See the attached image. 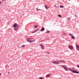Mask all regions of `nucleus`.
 I'll return each instance as SVG.
<instances>
[{
    "instance_id": "17",
    "label": "nucleus",
    "mask_w": 79,
    "mask_h": 79,
    "mask_svg": "<svg viewBox=\"0 0 79 79\" xmlns=\"http://www.w3.org/2000/svg\"><path fill=\"white\" fill-rule=\"evenodd\" d=\"M64 7V6L62 5L60 6V8H63Z\"/></svg>"
},
{
    "instance_id": "5",
    "label": "nucleus",
    "mask_w": 79,
    "mask_h": 79,
    "mask_svg": "<svg viewBox=\"0 0 79 79\" xmlns=\"http://www.w3.org/2000/svg\"><path fill=\"white\" fill-rule=\"evenodd\" d=\"M68 48L70 49V50H73V46H69Z\"/></svg>"
},
{
    "instance_id": "26",
    "label": "nucleus",
    "mask_w": 79,
    "mask_h": 79,
    "mask_svg": "<svg viewBox=\"0 0 79 79\" xmlns=\"http://www.w3.org/2000/svg\"><path fill=\"white\" fill-rule=\"evenodd\" d=\"M46 32H47L48 33V32H50V31H46Z\"/></svg>"
},
{
    "instance_id": "14",
    "label": "nucleus",
    "mask_w": 79,
    "mask_h": 79,
    "mask_svg": "<svg viewBox=\"0 0 79 79\" xmlns=\"http://www.w3.org/2000/svg\"><path fill=\"white\" fill-rule=\"evenodd\" d=\"M26 47V45H23L21 47V48H24Z\"/></svg>"
},
{
    "instance_id": "19",
    "label": "nucleus",
    "mask_w": 79,
    "mask_h": 79,
    "mask_svg": "<svg viewBox=\"0 0 79 79\" xmlns=\"http://www.w3.org/2000/svg\"><path fill=\"white\" fill-rule=\"evenodd\" d=\"M50 52H47V54H48V55H49V54H50Z\"/></svg>"
},
{
    "instance_id": "15",
    "label": "nucleus",
    "mask_w": 79,
    "mask_h": 79,
    "mask_svg": "<svg viewBox=\"0 0 79 79\" xmlns=\"http://www.w3.org/2000/svg\"><path fill=\"white\" fill-rule=\"evenodd\" d=\"M38 30V29H36L35 30L34 32H32V34H33V33H34L35 32H36V31H37Z\"/></svg>"
},
{
    "instance_id": "3",
    "label": "nucleus",
    "mask_w": 79,
    "mask_h": 79,
    "mask_svg": "<svg viewBox=\"0 0 79 79\" xmlns=\"http://www.w3.org/2000/svg\"><path fill=\"white\" fill-rule=\"evenodd\" d=\"M62 66L63 67L65 70H66V71H68V68L67 67V66H65V65H62Z\"/></svg>"
},
{
    "instance_id": "4",
    "label": "nucleus",
    "mask_w": 79,
    "mask_h": 79,
    "mask_svg": "<svg viewBox=\"0 0 79 79\" xmlns=\"http://www.w3.org/2000/svg\"><path fill=\"white\" fill-rule=\"evenodd\" d=\"M39 45H40V47H41V48L42 49H43V50H44V45H43V44H40Z\"/></svg>"
},
{
    "instance_id": "16",
    "label": "nucleus",
    "mask_w": 79,
    "mask_h": 79,
    "mask_svg": "<svg viewBox=\"0 0 79 79\" xmlns=\"http://www.w3.org/2000/svg\"><path fill=\"white\" fill-rule=\"evenodd\" d=\"M71 37L73 39H75V37L73 36H72Z\"/></svg>"
},
{
    "instance_id": "12",
    "label": "nucleus",
    "mask_w": 79,
    "mask_h": 79,
    "mask_svg": "<svg viewBox=\"0 0 79 79\" xmlns=\"http://www.w3.org/2000/svg\"><path fill=\"white\" fill-rule=\"evenodd\" d=\"M27 41L30 43H31V42H31V40H29V39L27 40Z\"/></svg>"
},
{
    "instance_id": "8",
    "label": "nucleus",
    "mask_w": 79,
    "mask_h": 79,
    "mask_svg": "<svg viewBox=\"0 0 79 79\" xmlns=\"http://www.w3.org/2000/svg\"><path fill=\"white\" fill-rule=\"evenodd\" d=\"M72 72L73 73H77L78 74H79V72L77 71H75L74 70H73Z\"/></svg>"
},
{
    "instance_id": "34",
    "label": "nucleus",
    "mask_w": 79,
    "mask_h": 79,
    "mask_svg": "<svg viewBox=\"0 0 79 79\" xmlns=\"http://www.w3.org/2000/svg\"><path fill=\"white\" fill-rule=\"evenodd\" d=\"M75 16H76V15H75Z\"/></svg>"
},
{
    "instance_id": "29",
    "label": "nucleus",
    "mask_w": 79,
    "mask_h": 79,
    "mask_svg": "<svg viewBox=\"0 0 79 79\" xmlns=\"http://www.w3.org/2000/svg\"><path fill=\"white\" fill-rule=\"evenodd\" d=\"M10 72H8V74H10Z\"/></svg>"
},
{
    "instance_id": "13",
    "label": "nucleus",
    "mask_w": 79,
    "mask_h": 79,
    "mask_svg": "<svg viewBox=\"0 0 79 79\" xmlns=\"http://www.w3.org/2000/svg\"><path fill=\"white\" fill-rule=\"evenodd\" d=\"M45 8H46V10H47V9H48V8H49L46 5H45Z\"/></svg>"
},
{
    "instance_id": "1",
    "label": "nucleus",
    "mask_w": 79,
    "mask_h": 79,
    "mask_svg": "<svg viewBox=\"0 0 79 79\" xmlns=\"http://www.w3.org/2000/svg\"><path fill=\"white\" fill-rule=\"evenodd\" d=\"M13 27L15 31H18V27H19V26L16 24V23H14L13 25Z\"/></svg>"
},
{
    "instance_id": "18",
    "label": "nucleus",
    "mask_w": 79,
    "mask_h": 79,
    "mask_svg": "<svg viewBox=\"0 0 79 79\" xmlns=\"http://www.w3.org/2000/svg\"><path fill=\"white\" fill-rule=\"evenodd\" d=\"M37 27H38V26L36 25H35L34 27H35V28H36Z\"/></svg>"
},
{
    "instance_id": "22",
    "label": "nucleus",
    "mask_w": 79,
    "mask_h": 79,
    "mask_svg": "<svg viewBox=\"0 0 79 79\" xmlns=\"http://www.w3.org/2000/svg\"><path fill=\"white\" fill-rule=\"evenodd\" d=\"M58 16L59 17H60V18H61V16L60 15H58Z\"/></svg>"
},
{
    "instance_id": "7",
    "label": "nucleus",
    "mask_w": 79,
    "mask_h": 79,
    "mask_svg": "<svg viewBox=\"0 0 79 79\" xmlns=\"http://www.w3.org/2000/svg\"><path fill=\"white\" fill-rule=\"evenodd\" d=\"M44 31H45V28H44V27H42L41 29L40 30V31L41 32Z\"/></svg>"
},
{
    "instance_id": "25",
    "label": "nucleus",
    "mask_w": 79,
    "mask_h": 79,
    "mask_svg": "<svg viewBox=\"0 0 79 79\" xmlns=\"http://www.w3.org/2000/svg\"><path fill=\"white\" fill-rule=\"evenodd\" d=\"M69 35L72 36V35H73V34H69Z\"/></svg>"
},
{
    "instance_id": "20",
    "label": "nucleus",
    "mask_w": 79,
    "mask_h": 79,
    "mask_svg": "<svg viewBox=\"0 0 79 79\" xmlns=\"http://www.w3.org/2000/svg\"><path fill=\"white\" fill-rule=\"evenodd\" d=\"M68 70H69V71H72L73 72V70L71 69H68Z\"/></svg>"
},
{
    "instance_id": "2",
    "label": "nucleus",
    "mask_w": 79,
    "mask_h": 79,
    "mask_svg": "<svg viewBox=\"0 0 79 79\" xmlns=\"http://www.w3.org/2000/svg\"><path fill=\"white\" fill-rule=\"evenodd\" d=\"M59 60L58 61H54L52 62V63H53L54 64H60V63H59Z\"/></svg>"
},
{
    "instance_id": "11",
    "label": "nucleus",
    "mask_w": 79,
    "mask_h": 79,
    "mask_svg": "<svg viewBox=\"0 0 79 79\" xmlns=\"http://www.w3.org/2000/svg\"><path fill=\"white\" fill-rule=\"evenodd\" d=\"M59 62H61V63H65V61L64 60H59Z\"/></svg>"
},
{
    "instance_id": "32",
    "label": "nucleus",
    "mask_w": 79,
    "mask_h": 79,
    "mask_svg": "<svg viewBox=\"0 0 79 79\" xmlns=\"http://www.w3.org/2000/svg\"><path fill=\"white\" fill-rule=\"evenodd\" d=\"M2 75V73H0V76H1Z\"/></svg>"
},
{
    "instance_id": "31",
    "label": "nucleus",
    "mask_w": 79,
    "mask_h": 79,
    "mask_svg": "<svg viewBox=\"0 0 79 79\" xmlns=\"http://www.w3.org/2000/svg\"><path fill=\"white\" fill-rule=\"evenodd\" d=\"M1 3H2V2H0V5H1Z\"/></svg>"
},
{
    "instance_id": "24",
    "label": "nucleus",
    "mask_w": 79,
    "mask_h": 79,
    "mask_svg": "<svg viewBox=\"0 0 79 79\" xmlns=\"http://www.w3.org/2000/svg\"><path fill=\"white\" fill-rule=\"evenodd\" d=\"M36 10L37 11H38V10H40V9H37V8H36Z\"/></svg>"
},
{
    "instance_id": "23",
    "label": "nucleus",
    "mask_w": 79,
    "mask_h": 79,
    "mask_svg": "<svg viewBox=\"0 0 79 79\" xmlns=\"http://www.w3.org/2000/svg\"><path fill=\"white\" fill-rule=\"evenodd\" d=\"M39 79H44V78H43V77H40Z\"/></svg>"
},
{
    "instance_id": "10",
    "label": "nucleus",
    "mask_w": 79,
    "mask_h": 79,
    "mask_svg": "<svg viewBox=\"0 0 79 79\" xmlns=\"http://www.w3.org/2000/svg\"><path fill=\"white\" fill-rule=\"evenodd\" d=\"M50 76V74H49L46 75V77H49Z\"/></svg>"
},
{
    "instance_id": "33",
    "label": "nucleus",
    "mask_w": 79,
    "mask_h": 79,
    "mask_svg": "<svg viewBox=\"0 0 79 79\" xmlns=\"http://www.w3.org/2000/svg\"><path fill=\"white\" fill-rule=\"evenodd\" d=\"M54 6H55L56 7H56V5H54Z\"/></svg>"
},
{
    "instance_id": "9",
    "label": "nucleus",
    "mask_w": 79,
    "mask_h": 79,
    "mask_svg": "<svg viewBox=\"0 0 79 79\" xmlns=\"http://www.w3.org/2000/svg\"><path fill=\"white\" fill-rule=\"evenodd\" d=\"M62 33V35H64V36H66V33L65 32H63Z\"/></svg>"
},
{
    "instance_id": "6",
    "label": "nucleus",
    "mask_w": 79,
    "mask_h": 79,
    "mask_svg": "<svg viewBox=\"0 0 79 79\" xmlns=\"http://www.w3.org/2000/svg\"><path fill=\"white\" fill-rule=\"evenodd\" d=\"M76 48L77 50H78L79 51V46L78 45H76Z\"/></svg>"
},
{
    "instance_id": "35",
    "label": "nucleus",
    "mask_w": 79,
    "mask_h": 79,
    "mask_svg": "<svg viewBox=\"0 0 79 79\" xmlns=\"http://www.w3.org/2000/svg\"><path fill=\"white\" fill-rule=\"evenodd\" d=\"M3 0H2V2H3Z\"/></svg>"
},
{
    "instance_id": "27",
    "label": "nucleus",
    "mask_w": 79,
    "mask_h": 79,
    "mask_svg": "<svg viewBox=\"0 0 79 79\" xmlns=\"http://www.w3.org/2000/svg\"><path fill=\"white\" fill-rule=\"evenodd\" d=\"M77 66L78 68H79V65H77Z\"/></svg>"
},
{
    "instance_id": "28",
    "label": "nucleus",
    "mask_w": 79,
    "mask_h": 79,
    "mask_svg": "<svg viewBox=\"0 0 79 79\" xmlns=\"http://www.w3.org/2000/svg\"><path fill=\"white\" fill-rule=\"evenodd\" d=\"M35 40H32L31 41V42H35Z\"/></svg>"
},
{
    "instance_id": "30",
    "label": "nucleus",
    "mask_w": 79,
    "mask_h": 79,
    "mask_svg": "<svg viewBox=\"0 0 79 79\" xmlns=\"http://www.w3.org/2000/svg\"><path fill=\"white\" fill-rule=\"evenodd\" d=\"M28 39H31L32 40V38H29Z\"/></svg>"
},
{
    "instance_id": "21",
    "label": "nucleus",
    "mask_w": 79,
    "mask_h": 79,
    "mask_svg": "<svg viewBox=\"0 0 79 79\" xmlns=\"http://www.w3.org/2000/svg\"><path fill=\"white\" fill-rule=\"evenodd\" d=\"M70 19V18L69 17H68L67 18V19H68V20H69Z\"/></svg>"
}]
</instances>
